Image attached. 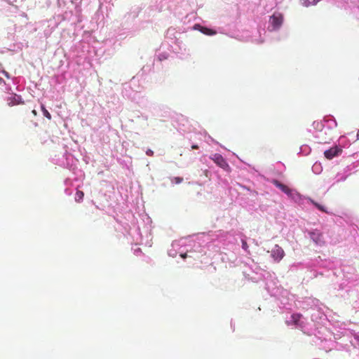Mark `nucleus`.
Here are the masks:
<instances>
[{
    "label": "nucleus",
    "mask_w": 359,
    "mask_h": 359,
    "mask_svg": "<svg viewBox=\"0 0 359 359\" xmlns=\"http://www.w3.org/2000/svg\"><path fill=\"white\" fill-rule=\"evenodd\" d=\"M210 158L214 161L219 167L224 170H230V167L226 161L219 154H214L210 156Z\"/></svg>",
    "instance_id": "nucleus-1"
},
{
    "label": "nucleus",
    "mask_w": 359,
    "mask_h": 359,
    "mask_svg": "<svg viewBox=\"0 0 359 359\" xmlns=\"http://www.w3.org/2000/svg\"><path fill=\"white\" fill-rule=\"evenodd\" d=\"M341 152H342V149L340 147L334 146L327 150H325L324 151V156L327 159L331 160L334 157H336V156H338L339 155H340L341 154Z\"/></svg>",
    "instance_id": "nucleus-2"
},
{
    "label": "nucleus",
    "mask_w": 359,
    "mask_h": 359,
    "mask_svg": "<svg viewBox=\"0 0 359 359\" xmlns=\"http://www.w3.org/2000/svg\"><path fill=\"white\" fill-rule=\"evenodd\" d=\"M285 256L284 250L278 245H276L274 248L271 250V257L273 259L279 262Z\"/></svg>",
    "instance_id": "nucleus-3"
},
{
    "label": "nucleus",
    "mask_w": 359,
    "mask_h": 359,
    "mask_svg": "<svg viewBox=\"0 0 359 359\" xmlns=\"http://www.w3.org/2000/svg\"><path fill=\"white\" fill-rule=\"evenodd\" d=\"M283 17L281 14H274L271 17V24L273 29H278L281 26Z\"/></svg>",
    "instance_id": "nucleus-4"
},
{
    "label": "nucleus",
    "mask_w": 359,
    "mask_h": 359,
    "mask_svg": "<svg viewBox=\"0 0 359 359\" xmlns=\"http://www.w3.org/2000/svg\"><path fill=\"white\" fill-rule=\"evenodd\" d=\"M311 238L317 244V245H324L325 241L323 239V234L318 230H315L310 233Z\"/></svg>",
    "instance_id": "nucleus-5"
},
{
    "label": "nucleus",
    "mask_w": 359,
    "mask_h": 359,
    "mask_svg": "<svg viewBox=\"0 0 359 359\" xmlns=\"http://www.w3.org/2000/svg\"><path fill=\"white\" fill-rule=\"evenodd\" d=\"M271 183H273L277 188L280 189L287 196L292 195V190L287 185L281 183L280 181L277 180H272Z\"/></svg>",
    "instance_id": "nucleus-6"
},
{
    "label": "nucleus",
    "mask_w": 359,
    "mask_h": 359,
    "mask_svg": "<svg viewBox=\"0 0 359 359\" xmlns=\"http://www.w3.org/2000/svg\"><path fill=\"white\" fill-rule=\"evenodd\" d=\"M7 103L9 106H13L22 104L23 102L21 101V97L20 95L14 94L7 98Z\"/></svg>",
    "instance_id": "nucleus-7"
},
{
    "label": "nucleus",
    "mask_w": 359,
    "mask_h": 359,
    "mask_svg": "<svg viewBox=\"0 0 359 359\" xmlns=\"http://www.w3.org/2000/svg\"><path fill=\"white\" fill-rule=\"evenodd\" d=\"M198 26L200 27L199 30L204 34L211 36V35H215L217 33L216 31H215L213 29H209L207 27H201L200 25H198Z\"/></svg>",
    "instance_id": "nucleus-8"
},
{
    "label": "nucleus",
    "mask_w": 359,
    "mask_h": 359,
    "mask_svg": "<svg viewBox=\"0 0 359 359\" xmlns=\"http://www.w3.org/2000/svg\"><path fill=\"white\" fill-rule=\"evenodd\" d=\"M84 197V193L82 191L77 190L75 194V201L77 203H80L83 201Z\"/></svg>",
    "instance_id": "nucleus-9"
},
{
    "label": "nucleus",
    "mask_w": 359,
    "mask_h": 359,
    "mask_svg": "<svg viewBox=\"0 0 359 359\" xmlns=\"http://www.w3.org/2000/svg\"><path fill=\"white\" fill-rule=\"evenodd\" d=\"M320 0H302L303 4L306 6H309L316 4Z\"/></svg>",
    "instance_id": "nucleus-10"
},
{
    "label": "nucleus",
    "mask_w": 359,
    "mask_h": 359,
    "mask_svg": "<svg viewBox=\"0 0 359 359\" xmlns=\"http://www.w3.org/2000/svg\"><path fill=\"white\" fill-rule=\"evenodd\" d=\"M41 111H42L44 116H46L48 120H50L52 118L51 115L48 112V111L46 109V107H44L43 104H41Z\"/></svg>",
    "instance_id": "nucleus-11"
},
{
    "label": "nucleus",
    "mask_w": 359,
    "mask_h": 359,
    "mask_svg": "<svg viewBox=\"0 0 359 359\" xmlns=\"http://www.w3.org/2000/svg\"><path fill=\"white\" fill-rule=\"evenodd\" d=\"M311 203L320 211L327 212V210L324 208V206L321 205L320 204L315 202L314 201L311 200Z\"/></svg>",
    "instance_id": "nucleus-12"
},
{
    "label": "nucleus",
    "mask_w": 359,
    "mask_h": 359,
    "mask_svg": "<svg viewBox=\"0 0 359 359\" xmlns=\"http://www.w3.org/2000/svg\"><path fill=\"white\" fill-rule=\"evenodd\" d=\"M183 180V178L180 177H175L171 179V182L175 184H180Z\"/></svg>",
    "instance_id": "nucleus-13"
},
{
    "label": "nucleus",
    "mask_w": 359,
    "mask_h": 359,
    "mask_svg": "<svg viewBox=\"0 0 359 359\" xmlns=\"http://www.w3.org/2000/svg\"><path fill=\"white\" fill-rule=\"evenodd\" d=\"M242 248L244 250L247 251V252H249L248 251V245L246 242V241L245 240H242Z\"/></svg>",
    "instance_id": "nucleus-14"
},
{
    "label": "nucleus",
    "mask_w": 359,
    "mask_h": 359,
    "mask_svg": "<svg viewBox=\"0 0 359 359\" xmlns=\"http://www.w3.org/2000/svg\"><path fill=\"white\" fill-rule=\"evenodd\" d=\"M0 74L5 76L8 79L10 77L9 74L4 69H2L1 67H0Z\"/></svg>",
    "instance_id": "nucleus-15"
},
{
    "label": "nucleus",
    "mask_w": 359,
    "mask_h": 359,
    "mask_svg": "<svg viewBox=\"0 0 359 359\" xmlns=\"http://www.w3.org/2000/svg\"><path fill=\"white\" fill-rule=\"evenodd\" d=\"M301 316H302L300 314H293L292 316V318L294 322H297L299 320V318H301Z\"/></svg>",
    "instance_id": "nucleus-16"
},
{
    "label": "nucleus",
    "mask_w": 359,
    "mask_h": 359,
    "mask_svg": "<svg viewBox=\"0 0 359 359\" xmlns=\"http://www.w3.org/2000/svg\"><path fill=\"white\" fill-rule=\"evenodd\" d=\"M146 154L149 156H152L154 155V151L150 149H148L147 151H146Z\"/></svg>",
    "instance_id": "nucleus-17"
},
{
    "label": "nucleus",
    "mask_w": 359,
    "mask_h": 359,
    "mask_svg": "<svg viewBox=\"0 0 359 359\" xmlns=\"http://www.w3.org/2000/svg\"><path fill=\"white\" fill-rule=\"evenodd\" d=\"M32 113L34 116H37V111H36V109H33L32 110Z\"/></svg>",
    "instance_id": "nucleus-18"
},
{
    "label": "nucleus",
    "mask_w": 359,
    "mask_h": 359,
    "mask_svg": "<svg viewBox=\"0 0 359 359\" xmlns=\"http://www.w3.org/2000/svg\"><path fill=\"white\" fill-rule=\"evenodd\" d=\"M180 257L183 259H185L187 257V253H183V254H181L180 255Z\"/></svg>",
    "instance_id": "nucleus-19"
},
{
    "label": "nucleus",
    "mask_w": 359,
    "mask_h": 359,
    "mask_svg": "<svg viewBox=\"0 0 359 359\" xmlns=\"http://www.w3.org/2000/svg\"><path fill=\"white\" fill-rule=\"evenodd\" d=\"M191 148H192L193 149H198V145H196V144H194V145H192V146H191Z\"/></svg>",
    "instance_id": "nucleus-20"
},
{
    "label": "nucleus",
    "mask_w": 359,
    "mask_h": 359,
    "mask_svg": "<svg viewBox=\"0 0 359 359\" xmlns=\"http://www.w3.org/2000/svg\"><path fill=\"white\" fill-rule=\"evenodd\" d=\"M2 84H5V82L3 80V79L0 77V86L2 85Z\"/></svg>",
    "instance_id": "nucleus-21"
},
{
    "label": "nucleus",
    "mask_w": 359,
    "mask_h": 359,
    "mask_svg": "<svg viewBox=\"0 0 359 359\" xmlns=\"http://www.w3.org/2000/svg\"><path fill=\"white\" fill-rule=\"evenodd\" d=\"M356 137H357V140H359V130H358V131L357 132V135H356Z\"/></svg>",
    "instance_id": "nucleus-22"
}]
</instances>
